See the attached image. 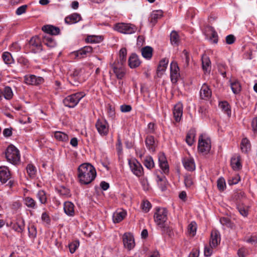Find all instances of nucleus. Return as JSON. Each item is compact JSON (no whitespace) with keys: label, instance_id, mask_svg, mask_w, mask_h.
Instances as JSON below:
<instances>
[{"label":"nucleus","instance_id":"37998d69","mask_svg":"<svg viewBox=\"0 0 257 257\" xmlns=\"http://www.w3.org/2000/svg\"><path fill=\"white\" fill-rule=\"evenodd\" d=\"M2 58L5 62V63L7 64H10L13 62V58L10 53L8 52H5L3 54Z\"/></svg>","mask_w":257,"mask_h":257},{"label":"nucleus","instance_id":"f3484780","mask_svg":"<svg viewBox=\"0 0 257 257\" xmlns=\"http://www.w3.org/2000/svg\"><path fill=\"white\" fill-rule=\"evenodd\" d=\"M25 80L28 84L37 85L42 83L44 79L41 77H37L35 75H31L29 76H25Z\"/></svg>","mask_w":257,"mask_h":257},{"label":"nucleus","instance_id":"f03ea898","mask_svg":"<svg viewBox=\"0 0 257 257\" xmlns=\"http://www.w3.org/2000/svg\"><path fill=\"white\" fill-rule=\"evenodd\" d=\"M154 218L155 223L162 231L167 233L171 232L172 229L169 225L168 211L166 209L164 208H157Z\"/></svg>","mask_w":257,"mask_h":257},{"label":"nucleus","instance_id":"3c124183","mask_svg":"<svg viewBox=\"0 0 257 257\" xmlns=\"http://www.w3.org/2000/svg\"><path fill=\"white\" fill-rule=\"evenodd\" d=\"M183 54L184 55V57L185 59L184 64L183 65V67L184 68H187L189 64L190 61V57L189 52L186 50H184L183 51Z\"/></svg>","mask_w":257,"mask_h":257},{"label":"nucleus","instance_id":"e433bc0d","mask_svg":"<svg viewBox=\"0 0 257 257\" xmlns=\"http://www.w3.org/2000/svg\"><path fill=\"white\" fill-rule=\"evenodd\" d=\"M126 54L127 51L126 48H121L119 51V64L122 65L123 63L126 61Z\"/></svg>","mask_w":257,"mask_h":257},{"label":"nucleus","instance_id":"7ed1b4c3","mask_svg":"<svg viewBox=\"0 0 257 257\" xmlns=\"http://www.w3.org/2000/svg\"><path fill=\"white\" fill-rule=\"evenodd\" d=\"M7 161L14 165H17L20 161V154L19 150L14 145H10L5 152Z\"/></svg>","mask_w":257,"mask_h":257},{"label":"nucleus","instance_id":"6e6d98bb","mask_svg":"<svg viewBox=\"0 0 257 257\" xmlns=\"http://www.w3.org/2000/svg\"><path fill=\"white\" fill-rule=\"evenodd\" d=\"M29 236L31 238H35L37 235V229L36 227L33 225H31L30 227H28Z\"/></svg>","mask_w":257,"mask_h":257},{"label":"nucleus","instance_id":"bb28decb","mask_svg":"<svg viewBox=\"0 0 257 257\" xmlns=\"http://www.w3.org/2000/svg\"><path fill=\"white\" fill-rule=\"evenodd\" d=\"M79 74V71L76 70H75L73 72H71L68 78V80L69 83L73 85H77L79 82L77 79Z\"/></svg>","mask_w":257,"mask_h":257},{"label":"nucleus","instance_id":"f8f14e48","mask_svg":"<svg viewBox=\"0 0 257 257\" xmlns=\"http://www.w3.org/2000/svg\"><path fill=\"white\" fill-rule=\"evenodd\" d=\"M220 242V236L219 232L216 230L212 231L209 241L211 247H215Z\"/></svg>","mask_w":257,"mask_h":257},{"label":"nucleus","instance_id":"13d9d810","mask_svg":"<svg viewBox=\"0 0 257 257\" xmlns=\"http://www.w3.org/2000/svg\"><path fill=\"white\" fill-rule=\"evenodd\" d=\"M41 219L45 223L46 225H50L51 219L49 215L46 212H44L42 213L41 216Z\"/></svg>","mask_w":257,"mask_h":257},{"label":"nucleus","instance_id":"6e6552de","mask_svg":"<svg viewBox=\"0 0 257 257\" xmlns=\"http://www.w3.org/2000/svg\"><path fill=\"white\" fill-rule=\"evenodd\" d=\"M128 164L132 172L135 175L140 177L143 174V168L141 164L136 160H129Z\"/></svg>","mask_w":257,"mask_h":257},{"label":"nucleus","instance_id":"c03bdc74","mask_svg":"<svg viewBox=\"0 0 257 257\" xmlns=\"http://www.w3.org/2000/svg\"><path fill=\"white\" fill-rule=\"evenodd\" d=\"M197 229V225L195 222L192 221L188 226V231L189 233L192 236H194L196 234Z\"/></svg>","mask_w":257,"mask_h":257},{"label":"nucleus","instance_id":"09e8293b","mask_svg":"<svg viewBox=\"0 0 257 257\" xmlns=\"http://www.w3.org/2000/svg\"><path fill=\"white\" fill-rule=\"evenodd\" d=\"M195 134L193 132L190 131L187 135L186 141V143L189 145L191 146L194 143V139Z\"/></svg>","mask_w":257,"mask_h":257},{"label":"nucleus","instance_id":"6ab92c4d","mask_svg":"<svg viewBox=\"0 0 257 257\" xmlns=\"http://www.w3.org/2000/svg\"><path fill=\"white\" fill-rule=\"evenodd\" d=\"M141 63V61L139 58L138 56L135 53L132 54L128 59L129 66L131 68H135L139 67Z\"/></svg>","mask_w":257,"mask_h":257},{"label":"nucleus","instance_id":"b1692460","mask_svg":"<svg viewBox=\"0 0 257 257\" xmlns=\"http://www.w3.org/2000/svg\"><path fill=\"white\" fill-rule=\"evenodd\" d=\"M113 72L115 74L116 77L118 79H122L124 75V72L122 65L119 64L118 62L117 64L114 63L113 65Z\"/></svg>","mask_w":257,"mask_h":257},{"label":"nucleus","instance_id":"f704fd0d","mask_svg":"<svg viewBox=\"0 0 257 257\" xmlns=\"http://www.w3.org/2000/svg\"><path fill=\"white\" fill-rule=\"evenodd\" d=\"M240 149L242 152L247 153L250 149V144L248 140L243 138L240 144Z\"/></svg>","mask_w":257,"mask_h":257},{"label":"nucleus","instance_id":"4c0bfd02","mask_svg":"<svg viewBox=\"0 0 257 257\" xmlns=\"http://www.w3.org/2000/svg\"><path fill=\"white\" fill-rule=\"evenodd\" d=\"M37 197L41 204H45L46 203L47 199L46 193L43 190H40L37 194Z\"/></svg>","mask_w":257,"mask_h":257},{"label":"nucleus","instance_id":"1a4fd4ad","mask_svg":"<svg viewBox=\"0 0 257 257\" xmlns=\"http://www.w3.org/2000/svg\"><path fill=\"white\" fill-rule=\"evenodd\" d=\"M198 150L201 153L207 154L211 149V141L209 139H203L199 138L198 142Z\"/></svg>","mask_w":257,"mask_h":257},{"label":"nucleus","instance_id":"bf43d9fd","mask_svg":"<svg viewBox=\"0 0 257 257\" xmlns=\"http://www.w3.org/2000/svg\"><path fill=\"white\" fill-rule=\"evenodd\" d=\"M142 209L146 212L149 211L151 207V204L148 200L144 201L142 205Z\"/></svg>","mask_w":257,"mask_h":257},{"label":"nucleus","instance_id":"0e129e2a","mask_svg":"<svg viewBox=\"0 0 257 257\" xmlns=\"http://www.w3.org/2000/svg\"><path fill=\"white\" fill-rule=\"evenodd\" d=\"M235 40V38L233 35H229L227 36L225 38L226 43L229 45L233 44Z\"/></svg>","mask_w":257,"mask_h":257},{"label":"nucleus","instance_id":"8fccbe9b","mask_svg":"<svg viewBox=\"0 0 257 257\" xmlns=\"http://www.w3.org/2000/svg\"><path fill=\"white\" fill-rule=\"evenodd\" d=\"M157 181L159 185L161 186L162 190H164L166 188V179L165 177H160V176H157Z\"/></svg>","mask_w":257,"mask_h":257},{"label":"nucleus","instance_id":"69168bd1","mask_svg":"<svg viewBox=\"0 0 257 257\" xmlns=\"http://www.w3.org/2000/svg\"><path fill=\"white\" fill-rule=\"evenodd\" d=\"M86 41L87 43H97L98 41V38L97 37L94 36H88L87 38L86 39Z\"/></svg>","mask_w":257,"mask_h":257},{"label":"nucleus","instance_id":"aec40b11","mask_svg":"<svg viewBox=\"0 0 257 257\" xmlns=\"http://www.w3.org/2000/svg\"><path fill=\"white\" fill-rule=\"evenodd\" d=\"M42 30L44 32L47 33L48 35H56L59 34L60 29L58 27H54L52 25L44 26Z\"/></svg>","mask_w":257,"mask_h":257},{"label":"nucleus","instance_id":"4468645a","mask_svg":"<svg viewBox=\"0 0 257 257\" xmlns=\"http://www.w3.org/2000/svg\"><path fill=\"white\" fill-rule=\"evenodd\" d=\"M11 175L9 169L7 167H0V181L2 183H6L11 178Z\"/></svg>","mask_w":257,"mask_h":257},{"label":"nucleus","instance_id":"393cba45","mask_svg":"<svg viewBox=\"0 0 257 257\" xmlns=\"http://www.w3.org/2000/svg\"><path fill=\"white\" fill-rule=\"evenodd\" d=\"M81 16L77 13H74L65 19V22L68 24H72L78 22L81 20Z\"/></svg>","mask_w":257,"mask_h":257},{"label":"nucleus","instance_id":"9b49d317","mask_svg":"<svg viewBox=\"0 0 257 257\" xmlns=\"http://www.w3.org/2000/svg\"><path fill=\"white\" fill-rule=\"evenodd\" d=\"M32 50L34 53H37L42 50L41 41L38 36L33 37L29 42Z\"/></svg>","mask_w":257,"mask_h":257},{"label":"nucleus","instance_id":"20e7f679","mask_svg":"<svg viewBox=\"0 0 257 257\" xmlns=\"http://www.w3.org/2000/svg\"><path fill=\"white\" fill-rule=\"evenodd\" d=\"M85 95V94L83 92H77L68 95L64 99L63 103L67 107H74Z\"/></svg>","mask_w":257,"mask_h":257},{"label":"nucleus","instance_id":"864d4df0","mask_svg":"<svg viewBox=\"0 0 257 257\" xmlns=\"http://www.w3.org/2000/svg\"><path fill=\"white\" fill-rule=\"evenodd\" d=\"M79 245V242L78 241H75L69 244L68 247L69 248L70 252L71 253H74L76 250Z\"/></svg>","mask_w":257,"mask_h":257},{"label":"nucleus","instance_id":"680f3d73","mask_svg":"<svg viewBox=\"0 0 257 257\" xmlns=\"http://www.w3.org/2000/svg\"><path fill=\"white\" fill-rule=\"evenodd\" d=\"M27 5H23L17 9L16 13L17 15H21L26 12Z\"/></svg>","mask_w":257,"mask_h":257},{"label":"nucleus","instance_id":"c756f323","mask_svg":"<svg viewBox=\"0 0 257 257\" xmlns=\"http://www.w3.org/2000/svg\"><path fill=\"white\" fill-rule=\"evenodd\" d=\"M126 215V212L121 210L120 211H116L113 215V221L114 223H119L122 221Z\"/></svg>","mask_w":257,"mask_h":257},{"label":"nucleus","instance_id":"a19ab883","mask_svg":"<svg viewBox=\"0 0 257 257\" xmlns=\"http://www.w3.org/2000/svg\"><path fill=\"white\" fill-rule=\"evenodd\" d=\"M193 177L190 174L184 176V183L186 187H191L193 185Z\"/></svg>","mask_w":257,"mask_h":257},{"label":"nucleus","instance_id":"49530a36","mask_svg":"<svg viewBox=\"0 0 257 257\" xmlns=\"http://www.w3.org/2000/svg\"><path fill=\"white\" fill-rule=\"evenodd\" d=\"M209 30L210 31V40H213V42L216 44L218 42V35L215 30L211 27H208Z\"/></svg>","mask_w":257,"mask_h":257},{"label":"nucleus","instance_id":"c9c22d12","mask_svg":"<svg viewBox=\"0 0 257 257\" xmlns=\"http://www.w3.org/2000/svg\"><path fill=\"white\" fill-rule=\"evenodd\" d=\"M230 85L231 90L234 94H237L240 91L241 85L238 81L235 80L233 82H231Z\"/></svg>","mask_w":257,"mask_h":257},{"label":"nucleus","instance_id":"a211bd4d","mask_svg":"<svg viewBox=\"0 0 257 257\" xmlns=\"http://www.w3.org/2000/svg\"><path fill=\"white\" fill-rule=\"evenodd\" d=\"M123 242L125 248L129 250H131L135 246V240L133 237L130 234H124L123 237Z\"/></svg>","mask_w":257,"mask_h":257},{"label":"nucleus","instance_id":"7c9ffc66","mask_svg":"<svg viewBox=\"0 0 257 257\" xmlns=\"http://www.w3.org/2000/svg\"><path fill=\"white\" fill-rule=\"evenodd\" d=\"M24 204L28 208L35 209L37 207L36 201L30 197H25L23 199Z\"/></svg>","mask_w":257,"mask_h":257},{"label":"nucleus","instance_id":"4d7b16f0","mask_svg":"<svg viewBox=\"0 0 257 257\" xmlns=\"http://www.w3.org/2000/svg\"><path fill=\"white\" fill-rule=\"evenodd\" d=\"M170 40L171 43L173 44H177L179 41V36L178 34L175 32L173 31L170 34Z\"/></svg>","mask_w":257,"mask_h":257},{"label":"nucleus","instance_id":"0eeeda50","mask_svg":"<svg viewBox=\"0 0 257 257\" xmlns=\"http://www.w3.org/2000/svg\"><path fill=\"white\" fill-rule=\"evenodd\" d=\"M179 67L176 62L173 61L170 64V77L173 83H176L180 77Z\"/></svg>","mask_w":257,"mask_h":257},{"label":"nucleus","instance_id":"603ef678","mask_svg":"<svg viewBox=\"0 0 257 257\" xmlns=\"http://www.w3.org/2000/svg\"><path fill=\"white\" fill-rule=\"evenodd\" d=\"M226 187V184L225 182V180L223 178H220L217 180V188L218 189L222 191H223L224 189Z\"/></svg>","mask_w":257,"mask_h":257},{"label":"nucleus","instance_id":"338daca9","mask_svg":"<svg viewBox=\"0 0 257 257\" xmlns=\"http://www.w3.org/2000/svg\"><path fill=\"white\" fill-rule=\"evenodd\" d=\"M141 184L143 187V189L145 191H148L150 189V185L148 182V180L145 179H142L141 181Z\"/></svg>","mask_w":257,"mask_h":257},{"label":"nucleus","instance_id":"dca6fc26","mask_svg":"<svg viewBox=\"0 0 257 257\" xmlns=\"http://www.w3.org/2000/svg\"><path fill=\"white\" fill-rule=\"evenodd\" d=\"M12 228L15 231L19 233L23 232L25 229L24 219L20 217L17 218L16 222L13 224Z\"/></svg>","mask_w":257,"mask_h":257},{"label":"nucleus","instance_id":"72a5a7b5","mask_svg":"<svg viewBox=\"0 0 257 257\" xmlns=\"http://www.w3.org/2000/svg\"><path fill=\"white\" fill-rule=\"evenodd\" d=\"M54 137L59 141L67 142L69 140V137L66 134L59 131L55 133Z\"/></svg>","mask_w":257,"mask_h":257},{"label":"nucleus","instance_id":"4be33fe9","mask_svg":"<svg viewBox=\"0 0 257 257\" xmlns=\"http://www.w3.org/2000/svg\"><path fill=\"white\" fill-rule=\"evenodd\" d=\"M145 144L147 148L150 152H154L155 151L157 145L153 136H147L145 140Z\"/></svg>","mask_w":257,"mask_h":257},{"label":"nucleus","instance_id":"a18cd8bd","mask_svg":"<svg viewBox=\"0 0 257 257\" xmlns=\"http://www.w3.org/2000/svg\"><path fill=\"white\" fill-rule=\"evenodd\" d=\"M27 171L30 177H34L36 173V169L32 164H28L27 167Z\"/></svg>","mask_w":257,"mask_h":257},{"label":"nucleus","instance_id":"2f4dec72","mask_svg":"<svg viewBox=\"0 0 257 257\" xmlns=\"http://www.w3.org/2000/svg\"><path fill=\"white\" fill-rule=\"evenodd\" d=\"M153 48L150 46H146L142 49V55L145 58L150 59L153 55Z\"/></svg>","mask_w":257,"mask_h":257},{"label":"nucleus","instance_id":"58836bf2","mask_svg":"<svg viewBox=\"0 0 257 257\" xmlns=\"http://www.w3.org/2000/svg\"><path fill=\"white\" fill-rule=\"evenodd\" d=\"M162 11H153L151 15V22L155 23L158 19L162 17Z\"/></svg>","mask_w":257,"mask_h":257},{"label":"nucleus","instance_id":"79ce46f5","mask_svg":"<svg viewBox=\"0 0 257 257\" xmlns=\"http://www.w3.org/2000/svg\"><path fill=\"white\" fill-rule=\"evenodd\" d=\"M144 165L149 169L153 168L154 167L153 158L151 156H147L144 160Z\"/></svg>","mask_w":257,"mask_h":257},{"label":"nucleus","instance_id":"ea45409f","mask_svg":"<svg viewBox=\"0 0 257 257\" xmlns=\"http://www.w3.org/2000/svg\"><path fill=\"white\" fill-rule=\"evenodd\" d=\"M202 68L204 70L207 71L210 67V61L207 56H203L202 58Z\"/></svg>","mask_w":257,"mask_h":257},{"label":"nucleus","instance_id":"052dcab7","mask_svg":"<svg viewBox=\"0 0 257 257\" xmlns=\"http://www.w3.org/2000/svg\"><path fill=\"white\" fill-rule=\"evenodd\" d=\"M159 165L164 173L166 174L169 172V165L168 164L167 161L165 162L161 163L159 164Z\"/></svg>","mask_w":257,"mask_h":257},{"label":"nucleus","instance_id":"e2e57ef3","mask_svg":"<svg viewBox=\"0 0 257 257\" xmlns=\"http://www.w3.org/2000/svg\"><path fill=\"white\" fill-rule=\"evenodd\" d=\"M132 106L130 105L123 104L120 106V109L122 112H128L132 110Z\"/></svg>","mask_w":257,"mask_h":257},{"label":"nucleus","instance_id":"9d476101","mask_svg":"<svg viewBox=\"0 0 257 257\" xmlns=\"http://www.w3.org/2000/svg\"><path fill=\"white\" fill-rule=\"evenodd\" d=\"M93 51V49L90 46H85L81 49L72 52V54L75 55L76 58L82 59L89 55Z\"/></svg>","mask_w":257,"mask_h":257},{"label":"nucleus","instance_id":"cd10ccee","mask_svg":"<svg viewBox=\"0 0 257 257\" xmlns=\"http://www.w3.org/2000/svg\"><path fill=\"white\" fill-rule=\"evenodd\" d=\"M168 63L169 60L166 58L163 59L160 61L159 64L157 68L158 75H159V74L160 75H162L164 71H165L168 66Z\"/></svg>","mask_w":257,"mask_h":257},{"label":"nucleus","instance_id":"de8ad7c7","mask_svg":"<svg viewBox=\"0 0 257 257\" xmlns=\"http://www.w3.org/2000/svg\"><path fill=\"white\" fill-rule=\"evenodd\" d=\"M220 107L224 110L228 115L230 114L231 110L230 109V106L227 102L224 101L222 102L219 104Z\"/></svg>","mask_w":257,"mask_h":257},{"label":"nucleus","instance_id":"39448f33","mask_svg":"<svg viewBox=\"0 0 257 257\" xmlns=\"http://www.w3.org/2000/svg\"><path fill=\"white\" fill-rule=\"evenodd\" d=\"M114 28L118 32L125 34H133L137 29L135 25L122 23L116 24Z\"/></svg>","mask_w":257,"mask_h":257},{"label":"nucleus","instance_id":"473e14b6","mask_svg":"<svg viewBox=\"0 0 257 257\" xmlns=\"http://www.w3.org/2000/svg\"><path fill=\"white\" fill-rule=\"evenodd\" d=\"M3 94L4 98L7 100H11L13 98L14 93L12 88L10 86H5L3 90Z\"/></svg>","mask_w":257,"mask_h":257},{"label":"nucleus","instance_id":"a878e982","mask_svg":"<svg viewBox=\"0 0 257 257\" xmlns=\"http://www.w3.org/2000/svg\"><path fill=\"white\" fill-rule=\"evenodd\" d=\"M230 164L234 170H240L242 167L240 156H238L237 157H232L230 161Z\"/></svg>","mask_w":257,"mask_h":257},{"label":"nucleus","instance_id":"2eb2a0df","mask_svg":"<svg viewBox=\"0 0 257 257\" xmlns=\"http://www.w3.org/2000/svg\"><path fill=\"white\" fill-rule=\"evenodd\" d=\"M183 114V104L181 102L177 103L174 107L173 115L176 122H179Z\"/></svg>","mask_w":257,"mask_h":257},{"label":"nucleus","instance_id":"5fc2aeb1","mask_svg":"<svg viewBox=\"0 0 257 257\" xmlns=\"http://www.w3.org/2000/svg\"><path fill=\"white\" fill-rule=\"evenodd\" d=\"M59 192L60 194L62 196L68 197L71 196L69 189L64 187H61L59 190Z\"/></svg>","mask_w":257,"mask_h":257},{"label":"nucleus","instance_id":"ddd939ff","mask_svg":"<svg viewBox=\"0 0 257 257\" xmlns=\"http://www.w3.org/2000/svg\"><path fill=\"white\" fill-rule=\"evenodd\" d=\"M212 95V91L209 86L204 83L200 90V96L202 99L208 100Z\"/></svg>","mask_w":257,"mask_h":257},{"label":"nucleus","instance_id":"423d86ee","mask_svg":"<svg viewBox=\"0 0 257 257\" xmlns=\"http://www.w3.org/2000/svg\"><path fill=\"white\" fill-rule=\"evenodd\" d=\"M96 128L101 136H106L109 131V125L107 122L103 119H98L95 124Z\"/></svg>","mask_w":257,"mask_h":257},{"label":"nucleus","instance_id":"774afa93","mask_svg":"<svg viewBox=\"0 0 257 257\" xmlns=\"http://www.w3.org/2000/svg\"><path fill=\"white\" fill-rule=\"evenodd\" d=\"M237 209L240 214L243 216H246L248 214L247 210L244 207L238 206Z\"/></svg>","mask_w":257,"mask_h":257},{"label":"nucleus","instance_id":"f257e3e1","mask_svg":"<svg viewBox=\"0 0 257 257\" xmlns=\"http://www.w3.org/2000/svg\"><path fill=\"white\" fill-rule=\"evenodd\" d=\"M77 177L79 183L83 185L90 183L96 177L94 167L89 163H83L77 169Z\"/></svg>","mask_w":257,"mask_h":257},{"label":"nucleus","instance_id":"5701e85b","mask_svg":"<svg viewBox=\"0 0 257 257\" xmlns=\"http://www.w3.org/2000/svg\"><path fill=\"white\" fill-rule=\"evenodd\" d=\"M63 209L65 213L68 216H73L75 214L74 205L70 201H66L64 203Z\"/></svg>","mask_w":257,"mask_h":257},{"label":"nucleus","instance_id":"c85d7f7f","mask_svg":"<svg viewBox=\"0 0 257 257\" xmlns=\"http://www.w3.org/2000/svg\"><path fill=\"white\" fill-rule=\"evenodd\" d=\"M43 43L49 48H54L56 46V43L51 35H46L43 37Z\"/></svg>","mask_w":257,"mask_h":257},{"label":"nucleus","instance_id":"412c9836","mask_svg":"<svg viewBox=\"0 0 257 257\" xmlns=\"http://www.w3.org/2000/svg\"><path fill=\"white\" fill-rule=\"evenodd\" d=\"M183 164L185 168L188 171H193L195 169V165L194 160L190 158H185L183 161Z\"/></svg>","mask_w":257,"mask_h":257}]
</instances>
